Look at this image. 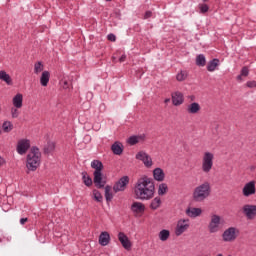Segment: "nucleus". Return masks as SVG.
<instances>
[{"mask_svg": "<svg viewBox=\"0 0 256 256\" xmlns=\"http://www.w3.org/2000/svg\"><path fill=\"white\" fill-rule=\"evenodd\" d=\"M135 199L140 201H149L155 196V183L149 177L144 176L137 180L134 186Z\"/></svg>", "mask_w": 256, "mask_h": 256, "instance_id": "f257e3e1", "label": "nucleus"}, {"mask_svg": "<svg viewBox=\"0 0 256 256\" xmlns=\"http://www.w3.org/2000/svg\"><path fill=\"white\" fill-rule=\"evenodd\" d=\"M211 196V183L204 181L202 184L194 188L192 197L196 203H203L205 199Z\"/></svg>", "mask_w": 256, "mask_h": 256, "instance_id": "f03ea898", "label": "nucleus"}, {"mask_svg": "<svg viewBox=\"0 0 256 256\" xmlns=\"http://www.w3.org/2000/svg\"><path fill=\"white\" fill-rule=\"evenodd\" d=\"M41 165V152L39 148L32 147L26 158V167L28 171H37Z\"/></svg>", "mask_w": 256, "mask_h": 256, "instance_id": "7ed1b4c3", "label": "nucleus"}, {"mask_svg": "<svg viewBox=\"0 0 256 256\" xmlns=\"http://www.w3.org/2000/svg\"><path fill=\"white\" fill-rule=\"evenodd\" d=\"M92 169H95L93 176H94V184L97 189H103L105 187L107 181L103 180V162L99 160H93L91 162Z\"/></svg>", "mask_w": 256, "mask_h": 256, "instance_id": "20e7f679", "label": "nucleus"}, {"mask_svg": "<svg viewBox=\"0 0 256 256\" xmlns=\"http://www.w3.org/2000/svg\"><path fill=\"white\" fill-rule=\"evenodd\" d=\"M239 229L237 227H229L222 233L224 243H233L239 237Z\"/></svg>", "mask_w": 256, "mask_h": 256, "instance_id": "39448f33", "label": "nucleus"}, {"mask_svg": "<svg viewBox=\"0 0 256 256\" xmlns=\"http://www.w3.org/2000/svg\"><path fill=\"white\" fill-rule=\"evenodd\" d=\"M213 159L215 156L211 152H205L202 158V171L203 173H211L213 169Z\"/></svg>", "mask_w": 256, "mask_h": 256, "instance_id": "423d86ee", "label": "nucleus"}, {"mask_svg": "<svg viewBox=\"0 0 256 256\" xmlns=\"http://www.w3.org/2000/svg\"><path fill=\"white\" fill-rule=\"evenodd\" d=\"M219 227H221V216L213 214L208 225V231L209 233H217Z\"/></svg>", "mask_w": 256, "mask_h": 256, "instance_id": "0eeeda50", "label": "nucleus"}, {"mask_svg": "<svg viewBox=\"0 0 256 256\" xmlns=\"http://www.w3.org/2000/svg\"><path fill=\"white\" fill-rule=\"evenodd\" d=\"M242 213L245 215L246 219L253 221L256 217V205L255 204H245L242 207Z\"/></svg>", "mask_w": 256, "mask_h": 256, "instance_id": "6e6552de", "label": "nucleus"}, {"mask_svg": "<svg viewBox=\"0 0 256 256\" xmlns=\"http://www.w3.org/2000/svg\"><path fill=\"white\" fill-rule=\"evenodd\" d=\"M129 185V176H123L117 181L113 186L114 193H119L121 191H125L127 186Z\"/></svg>", "mask_w": 256, "mask_h": 256, "instance_id": "1a4fd4ad", "label": "nucleus"}, {"mask_svg": "<svg viewBox=\"0 0 256 256\" xmlns=\"http://www.w3.org/2000/svg\"><path fill=\"white\" fill-rule=\"evenodd\" d=\"M189 229V219H180L177 222L176 229H175V235L176 237H181L185 231Z\"/></svg>", "mask_w": 256, "mask_h": 256, "instance_id": "9d476101", "label": "nucleus"}, {"mask_svg": "<svg viewBox=\"0 0 256 256\" xmlns=\"http://www.w3.org/2000/svg\"><path fill=\"white\" fill-rule=\"evenodd\" d=\"M31 148V141L28 139H21L18 141V144L16 146V151L19 155H25L27 151Z\"/></svg>", "mask_w": 256, "mask_h": 256, "instance_id": "9b49d317", "label": "nucleus"}, {"mask_svg": "<svg viewBox=\"0 0 256 256\" xmlns=\"http://www.w3.org/2000/svg\"><path fill=\"white\" fill-rule=\"evenodd\" d=\"M255 193H256L255 181H250L244 185L242 189V195L244 197H251V195H255Z\"/></svg>", "mask_w": 256, "mask_h": 256, "instance_id": "f8f14e48", "label": "nucleus"}, {"mask_svg": "<svg viewBox=\"0 0 256 256\" xmlns=\"http://www.w3.org/2000/svg\"><path fill=\"white\" fill-rule=\"evenodd\" d=\"M136 159L139 161H142L144 163L145 167H152L153 166V160L151 159V156L147 154L146 152H138L136 155Z\"/></svg>", "mask_w": 256, "mask_h": 256, "instance_id": "ddd939ff", "label": "nucleus"}, {"mask_svg": "<svg viewBox=\"0 0 256 256\" xmlns=\"http://www.w3.org/2000/svg\"><path fill=\"white\" fill-rule=\"evenodd\" d=\"M172 103L175 107H179V105H183L185 101V96L182 94L181 91H175L171 94Z\"/></svg>", "mask_w": 256, "mask_h": 256, "instance_id": "4468645a", "label": "nucleus"}, {"mask_svg": "<svg viewBox=\"0 0 256 256\" xmlns=\"http://www.w3.org/2000/svg\"><path fill=\"white\" fill-rule=\"evenodd\" d=\"M118 241H120L122 247H124L126 249V251H131V240H129V237H127V235H125V233L120 232L118 233Z\"/></svg>", "mask_w": 256, "mask_h": 256, "instance_id": "2eb2a0df", "label": "nucleus"}, {"mask_svg": "<svg viewBox=\"0 0 256 256\" xmlns=\"http://www.w3.org/2000/svg\"><path fill=\"white\" fill-rule=\"evenodd\" d=\"M203 210L201 208L189 207L186 209V215L191 219H195L196 217H200Z\"/></svg>", "mask_w": 256, "mask_h": 256, "instance_id": "dca6fc26", "label": "nucleus"}, {"mask_svg": "<svg viewBox=\"0 0 256 256\" xmlns=\"http://www.w3.org/2000/svg\"><path fill=\"white\" fill-rule=\"evenodd\" d=\"M145 139H146L145 134H141V135H138V136H130L128 138L127 143L129 145H137V143H143V141H145Z\"/></svg>", "mask_w": 256, "mask_h": 256, "instance_id": "f3484780", "label": "nucleus"}, {"mask_svg": "<svg viewBox=\"0 0 256 256\" xmlns=\"http://www.w3.org/2000/svg\"><path fill=\"white\" fill-rule=\"evenodd\" d=\"M201 111V105L197 102H193L188 105L187 107V113H190L191 115H197Z\"/></svg>", "mask_w": 256, "mask_h": 256, "instance_id": "a211bd4d", "label": "nucleus"}, {"mask_svg": "<svg viewBox=\"0 0 256 256\" xmlns=\"http://www.w3.org/2000/svg\"><path fill=\"white\" fill-rule=\"evenodd\" d=\"M109 241H111V236L109 235V232H102L99 236V243L102 245V247L109 245Z\"/></svg>", "mask_w": 256, "mask_h": 256, "instance_id": "6ab92c4d", "label": "nucleus"}, {"mask_svg": "<svg viewBox=\"0 0 256 256\" xmlns=\"http://www.w3.org/2000/svg\"><path fill=\"white\" fill-rule=\"evenodd\" d=\"M153 177L155 181H165V172L161 168H156L153 170Z\"/></svg>", "mask_w": 256, "mask_h": 256, "instance_id": "aec40b11", "label": "nucleus"}, {"mask_svg": "<svg viewBox=\"0 0 256 256\" xmlns=\"http://www.w3.org/2000/svg\"><path fill=\"white\" fill-rule=\"evenodd\" d=\"M131 211H133V213H144L145 212V204H143L141 202H134L131 205Z\"/></svg>", "mask_w": 256, "mask_h": 256, "instance_id": "412c9836", "label": "nucleus"}, {"mask_svg": "<svg viewBox=\"0 0 256 256\" xmlns=\"http://www.w3.org/2000/svg\"><path fill=\"white\" fill-rule=\"evenodd\" d=\"M50 77H51V73H49V71L42 72V75L40 77V83L42 87H47V85H49Z\"/></svg>", "mask_w": 256, "mask_h": 256, "instance_id": "4be33fe9", "label": "nucleus"}, {"mask_svg": "<svg viewBox=\"0 0 256 256\" xmlns=\"http://www.w3.org/2000/svg\"><path fill=\"white\" fill-rule=\"evenodd\" d=\"M12 103L16 109H21V107H23V94H17L14 96Z\"/></svg>", "mask_w": 256, "mask_h": 256, "instance_id": "5701e85b", "label": "nucleus"}, {"mask_svg": "<svg viewBox=\"0 0 256 256\" xmlns=\"http://www.w3.org/2000/svg\"><path fill=\"white\" fill-rule=\"evenodd\" d=\"M111 150L114 153V155H122L123 154V144H121V142H115L111 146Z\"/></svg>", "mask_w": 256, "mask_h": 256, "instance_id": "b1692460", "label": "nucleus"}, {"mask_svg": "<svg viewBox=\"0 0 256 256\" xmlns=\"http://www.w3.org/2000/svg\"><path fill=\"white\" fill-rule=\"evenodd\" d=\"M243 77H249V67L247 66H244L241 69L240 75L236 77V80L238 81V83H241V81H243Z\"/></svg>", "mask_w": 256, "mask_h": 256, "instance_id": "393cba45", "label": "nucleus"}, {"mask_svg": "<svg viewBox=\"0 0 256 256\" xmlns=\"http://www.w3.org/2000/svg\"><path fill=\"white\" fill-rule=\"evenodd\" d=\"M219 67V59L214 58L207 65V71L213 72Z\"/></svg>", "mask_w": 256, "mask_h": 256, "instance_id": "a878e982", "label": "nucleus"}, {"mask_svg": "<svg viewBox=\"0 0 256 256\" xmlns=\"http://www.w3.org/2000/svg\"><path fill=\"white\" fill-rule=\"evenodd\" d=\"M161 207V197H155L150 203V209L157 211Z\"/></svg>", "mask_w": 256, "mask_h": 256, "instance_id": "bb28decb", "label": "nucleus"}, {"mask_svg": "<svg viewBox=\"0 0 256 256\" xmlns=\"http://www.w3.org/2000/svg\"><path fill=\"white\" fill-rule=\"evenodd\" d=\"M0 79L1 81L7 83V85H11L13 83V80H11V76L3 70L0 71Z\"/></svg>", "mask_w": 256, "mask_h": 256, "instance_id": "cd10ccee", "label": "nucleus"}, {"mask_svg": "<svg viewBox=\"0 0 256 256\" xmlns=\"http://www.w3.org/2000/svg\"><path fill=\"white\" fill-rule=\"evenodd\" d=\"M82 180L86 187H91V185H93V179L89 177L87 171L82 172Z\"/></svg>", "mask_w": 256, "mask_h": 256, "instance_id": "c85d7f7f", "label": "nucleus"}, {"mask_svg": "<svg viewBox=\"0 0 256 256\" xmlns=\"http://www.w3.org/2000/svg\"><path fill=\"white\" fill-rule=\"evenodd\" d=\"M55 151V142H48L47 145L44 146V155H50Z\"/></svg>", "mask_w": 256, "mask_h": 256, "instance_id": "c756f323", "label": "nucleus"}, {"mask_svg": "<svg viewBox=\"0 0 256 256\" xmlns=\"http://www.w3.org/2000/svg\"><path fill=\"white\" fill-rule=\"evenodd\" d=\"M158 237L160 241H167L169 237H171V232L167 229H163L162 231L159 232Z\"/></svg>", "mask_w": 256, "mask_h": 256, "instance_id": "7c9ffc66", "label": "nucleus"}, {"mask_svg": "<svg viewBox=\"0 0 256 256\" xmlns=\"http://www.w3.org/2000/svg\"><path fill=\"white\" fill-rule=\"evenodd\" d=\"M167 191H169V186L166 183H161L158 186V195L163 196L166 195Z\"/></svg>", "mask_w": 256, "mask_h": 256, "instance_id": "2f4dec72", "label": "nucleus"}, {"mask_svg": "<svg viewBox=\"0 0 256 256\" xmlns=\"http://www.w3.org/2000/svg\"><path fill=\"white\" fill-rule=\"evenodd\" d=\"M206 63L205 55L199 54L196 58V65H198V67H205Z\"/></svg>", "mask_w": 256, "mask_h": 256, "instance_id": "473e14b6", "label": "nucleus"}, {"mask_svg": "<svg viewBox=\"0 0 256 256\" xmlns=\"http://www.w3.org/2000/svg\"><path fill=\"white\" fill-rule=\"evenodd\" d=\"M105 199L107 203L113 200V194L111 193V186L109 185L105 186Z\"/></svg>", "mask_w": 256, "mask_h": 256, "instance_id": "72a5a7b5", "label": "nucleus"}, {"mask_svg": "<svg viewBox=\"0 0 256 256\" xmlns=\"http://www.w3.org/2000/svg\"><path fill=\"white\" fill-rule=\"evenodd\" d=\"M187 77H189V73H187V71H183L181 70L177 75H176V80L181 82V81H185L187 79Z\"/></svg>", "mask_w": 256, "mask_h": 256, "instance_id": "f704fd0d", "label": "nucleus"}, {"mask_svg": "<svg viewBox=\"0 0 256 256\" xmlns=\"http://www.w3.org/2000/svg\"><path fill=\"white\" fill-rule=\"evenodd\" d=\"M2 129L5 133L13 131V124L10 121H5L2 125Z\"/></svg>", "mask_w": 256, "mask_h": 256, "instance_id": "c9c22d12", "label": "nucleus"}, {"mask_svg": "<svg viewBox=\"0 0 256 256\" xmlns=\"http://www.w3.org/2000/svg\"><path fill=\"white\" fill-rule=\"evenodd\" d=\"M43 69H44L43 63H41V62H36V63L34 64V73H35L36 75H39V73H41V72L43 71Z\"/></svg>", "mask_w": 256, "mask_h": 256, "instance_id": "e433bc0d", "label": "nucleus"}, {"mask_svg": "<svg viewBox=\"0 0 256 256\" xmlns=\"http://www.w3.org/2000/svg\"><path fill=\"white\" fill-rule=\"evenodd\" d=\"M93 195H94L95 201H97L98 203L103 202V195L101 194V192H99L98 190H94Z\"/></svg>", "mask_w": 256, "mask_h": 256, "instance_id": "4c0bfd02", "label": "nucleus"}, {"mask_svg": "<svg viewBox=\"0 0 256 256\" xmlns=\"http://www.w3.org/2000/svg\"><path fill=\"white\" fill-rule=\"evenodd\" d=\"M200 13H207L209 6L207 4H199Z\"/></svg>", "mask_w": 256, "mask_h": 256, "instance_id": "58836bf2", "label": "nucleus"}, {"mask_svg": "<svg viewBox=\"0 0 256 256\" xmlns=\"http://www.w3.org/2000/svg\"><path fill=\"white\" fill-rule=\"evenodd\" d=\"M11 115H12L13 119H17V117H19V110H17V108H12Z\"/></svg>", "mask_w": 256, "mask_h": 256, "instance_id": "ea45409f", "label": "nucleus"}, {"mask_svg": "<svg viewBox=\"0 0 256 256\" xmlns=\"http://www.w3.org/2000/svg\"><path fill=\"white\" fill-rule=\"evenodd\" d=\"M246 87H248L249 89H254V87H256V81L255 80L248 81L246 83Z\"/></svg>", "mask_w": 256, "mask_h": 256, "instance_id": "a19ab883", "label": "nucleus"}, {"mask_svg": "<svg viewBox=\"0 0 256 256\" xmlns=\"http://www.w3.org/2000/svg\"><path fill=\"white\" fill-rule=\"evenodd\" d=\"M108 41H112L115 42L117 40V37L115 36V34H109L107 36Z\"/></svg>", "mask_w": 256, "mask_h": 256, "instance_id": "79ce46f5", "label": "nucleus"}, {"mask_svg": "<svg viewBox=\"0 0 256 256\" xmlns=\"http://www.w3.org/2000/svg\"><path fill=\"white\" fill-rule=\"evenodd\" d=\"M153 16V12L151 11H146L144 14V19H149Z\"/></svg>", "mask_w": 256, "mask_h": 256, "instance_id": "37998d69", "label": "nucleus"}, {"mask_svg": "<svg viewBox=\"0 0 256 256\" xmlns=\"http://www.w3.org/2000/svg\"><path fill=\"white\" fill-rule=\"evenodd\" d=\"M63 89H69V82L67 80H62Z\"/></svg>", "mask_w": 256, "mask_h": 256, "instance_id": "c03bdc74", "label": "nucleus"}, {"mask_svg": "<svg viewBox=\"0 0 256 256\" xmlns=\"http://www.w3.org/2000/svg\"><path fill=\"white\" fill-rule=\"evenodd\" d=\"M126 59H127V55H122L120 58H119V62L120 63H123V62H125L126 61Z\"/></svg>", "mask_w": 256, "mask_h": 256, "instance_id": "a18cd8bd", "label": "nucleus"}, {"mask_svg": "<svg viewBox=\"0 0 256 256\" xmlns=\"http://www.w3.org/2000/svg\"><path fill=\"white\" fill-rule=\"evenodd\" d=\"M27 221H29L28 218H21V219H20V223H21L22 225H25V224L27 223Z\"/></svg>", "mask_w": 256, "mask_h": 256, "instance_id": "49530a36", "label": "nucleus"}, {"mask_svg": "<svg viewBox=\"0 0 256 256\" xmlns=\"http://www.w3.org/2000/svg\"><path fill=\"white\" fill-rule=\"evenodd\" d=\"M171 102V99L170 98H166L165 100H164V103L167 105V103H170Z\"/></svg>", "mask_w": 256, "mask_h": 256, "instance_id": "de8ad7c7", "label": "nucleus"}, {"mask_svg": "<svg viewBox=\"0 0 256 256\" xmlns=\"http://www.w3.org/2000/svg\"><path fill=\"white\" fill-rule=\"evenodd\" d=\"M189 98H190V101H195V96L194 95L190 96Z\"/></svg>", "mask_w": 256, "mask_h": 256, "instance_id": "09e8293b", "label": "nucleus"}, {"mask_svg": "<svg viewBox=\"0 0 256 256\" xmlns=\"http://www.w3.org/2000/svg\"><path fill=\"white\" fill-rule=\"evenodd\" d=\"M1 165H3V158L2 157H0V167H1Z\"/></svg>", "mask_w": 256, "mask_h": 256, "instance_id": "8fccbe9b", "label": "nucleus"}, {"mask_svg": "<svg viewBox=\"0 0 256 256\" xmlns=\"http://www.w3.org/2000/svg\"><path fill=\"white\" fill-rule=\"evenodd\" d=\"M204 3H207V0H202Z\"/></svg>", "mask_w": 256, "mask_h": 256, "instance_id": "3c124183", "label": "nucleus"}, {"mask_svg": "<svg viewBox=\"0 0 256 256\" xmlns=\"http://www.w3.org/2000/svg\"><path fill=\"white\" fill-rule=\"evenodd\" d=\"M216 256H223V254H218V255H216Z\"/></svg>", "mask_w": 256, "mask_h": 256, "instance_id": "603ef678", "label": "nucleus"}, {"mask_svg": "<svg viewBox=\"0 0 256 256\" xmlns=\"http://www.w3.org/2000/svg\"><path fill=\"white\" fill-rule=\"evenodd\" d=\"M106 1H112V0H106Z\"/></svg>", "mask_w": 256, "mask_h": 256, "instance_id": "864d4df0", "label": "nucleus"}]
</instances>
